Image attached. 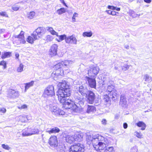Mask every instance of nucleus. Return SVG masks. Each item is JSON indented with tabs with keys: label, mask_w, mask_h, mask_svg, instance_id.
Segmentation results:
<instances>
[{
	"label": "nucleus",
	"mask_w": 152,
	"mask_h": 152,
	"mask_svg": "<svg viewBox=\"0 0 152 152\" xmlns=\"http://www.w3.org/2000/svg\"><path fill=\"white\" fill-rule=\"evenodd\" d=\"M58 86L60 88L57 92L58 99L61 103L64 104L66 108L70 109L72 106V101L66 97L70 95L71 89L68 83L65 81L59 82Z\"/></svg>",
	"instance_id": "f257e3e1"
},
{
	"label": "nucleus",
	"mask_w": 152,
	"mask_h": 152,
	"mask_svg": "<svg viewBox=\"0 0 152 152\" xmlns=\"http://www.w3.org/2000/svg\"><path fill=\"white\" fill-rule=\"evenodd\" d=\"M86 140L88 144L92 143L94 148L98 151H101L106 147L109 143L107 139L99 134L91 135L87 134Z\"/></svg>",
	"instance_id": "f03ea898"
},
{
	"label": "nucleus",
	"mask_w": 152,
	"mask_h": 152,
	"mask_svg": "<svg viewBox=\"0 0 152 152\" xmlns=\"http://www.w3.org/2000/svg\"><path fill=\"white\" fill-rule=\"evenodd\" d=\"M55 94L54 87L51 85L48 86L44 89L42 96L44 98H48L52 97Z\"/></svg>",
	"instance_id": "7ed1b4c3"
},
{
	"label": "nucleus",
	"mask_w": 152,
	"mask_h": 152,
	"mask_svg": "<svg viewBox=\"0 0 152 152\" xmlns=\"http://www.w3.org/2000/svg\"><path fill=\"white\" fill-rule=\"evenodd\" d=\"M72 63L73 62L72 61L67 60H65L56 64L54 66V68L57 69H61V68L62 67H63V69L66 67L67 68H68Z\"/></svg>",
	"instance_id": "20e7f679"
},
{
	"label": "nucleus",
	"mask_w": 152,
	"mask_h": 152,
	"mask_svg": "<svg viewBox=\"0 0 152 152\" xmlns=\"http://www.w3.org/2000/svg\"><path fill=\"white\" fill-rule=\"evenodd\" d=\"M69 150V152H84V149L82 145L78 143L71 146Z\"/></svg>",
	"instance_id": "39448f33"
},
{
	"label": "nucleus",
	"mask_w": 152,
	"mask_h": 152,
	"mask_svg": "<svg viewBox=\"0 0 152 152\" xmlns=\"http://www.w3.org/2000/svg\"><path fill=\"white\" fill-rule=\"evenodd\" d=\"M50 109L52 113L56 116L64 115L65 113L56 106L50 105Z\"/></svg>",
	"instance_id": "423d86ee"
},
{
	"label": "nucleus",
	"mask_w": 152,
	"mask_h": 152,
	"mask_svg": "<svg viewBox=\"0 0 152 152\" xmlns=\"http://www.w3.org/2000/svg\"><path fill=\"white\" fill-rule=\"evenodd\" d=\"M89 67L90 69L88 70V76L94 77L97 75L99 72V67L94 65H91Z\"/></svg>",
	"instance_id": "0eeeda50"
},
{
	"label": "nucleus",
	"mask_w": 152,
	"mask_h": 152,
	"mask_svg": "<svg viewBox=\"0 0 152 152\" xmlns=\"http://www.w3.org/2000/svg\"><path fill=\"white\" fill-rule=\"evenodd\" d=\"M46 32V29L43 27H39L33 32L34 34L35 38H39L43 35Z\"/></svg>",
	"instance_id": "6e6552de"
},
{
	"label": "nucleus",
	"mask_w": 152,
	"mask_h": 152,
	"mask_svg": "<svg viewBox=\"0 0 152 152\" xmlns=\"http://www.w3.org/2000/svg\"><path fill=\"white\" fill-rule=\"evenodd\" d=\"M86 76L85 77L87 82L88 83L89 86L91 88H96V80L95 77Z\"/></svg>",
	"instance_id": "1a4fd4ad"
},
{
	"label": "nucleus",
	"mask_w": 152,
	"mask_h": 152,
	"mask_svg": "<svg viewBox=\"0 0 152 152\" xmlns=\"http://www.w3.org/2000/svg\"><path fill=\"white\" fill-rule=\"evenodd\" d=\"M107 91L108 94L112 98H115L116 96V91L114 89V87L112 85L108 86L107 87Z\"/></svg>",
	"instance_id": "9d476101"
},
{
	"label": "nucleus",
	"mask_w": 152,
	"mask_h": 152,
	"mask_svg": "<svg viewBox=\"0 0 152 152\" xmlns=\"http://www.w3.org/2000/svg\"><path fill=\"white\" fill-rule=\"evenodd\" d=\"M87 96H86L87 99L89 103L92 104L95 98V94L92 91H89L87 94Z\"/></svg>",
	"instance_id": "9b49d317"
},
{
	"label": "nucleus",
	"mask_w": 152,
	"mask_h": 152,
	"mask_svg": "<svg viewBox=\"0 0 152 152\" xmlns=\"http://www.w3.org/2000/svg\"><path fill=\"white\" fill-rule=\"evenodd\" d=\"M49 144L52 147H56L58 145V140L56 136H52L48 141Z\"/></svg>",
	"instance_id": "f8f14e48"
},
{
	"label": "nucleus",
	"mask_w": 152,
	"mask_h": 152,
	"mask_svg": "<svg viewBox=\"0 0 152 152\" xmlns=\"http://www.w3.org/2000/svg\"><path fill=\"white\" fill-rule=\"evenodd\" d=\"M77 39L74 36H67L66 39V42L67 44H76Z\"/></svg>",
	"instance_id": "ddd939ff"
},
{
	"label": "nucleus",
	"mask_w": 152,
	"mask_h": 152,
	"mask_svg": "<svg viewBox=\"0 0 152 152\" xmlns=\"http://www.w3.org/2000/svg\"><path fill=\"white\" fill-rule=\"evenodd\" d=\"M58 46L56 44H54L51 46L49 50V54L51 56H56L57 54Z\"/></svg>",
	"instance_id": "4468645a"
},
{
	"label": "nucleus",
	"mask_w": 152,
	"mask_h": 152,
	"mask_svg": "<svg viewBox=\"0 0 152 152\" xmlns=\"http://www.w3.org/2000/svg\"><path fill=\"white\" fill-rule=\"evenodd\" d=\"M79 91L83 96H87V94L89 91L86 87L81 86L79 87Z\"/></svg>",
	"instance_id": "2eb2a0df"
},
{
	"label": "nucleus",
	"mask_w": 152,
	"mask_h": 152,
	"mask_svg": "<svg viewBox=\"0 0 152 152\" xmlns=\"http://www.w3.org/2000/svg\"><path fill=\"white\" fill-rule=\"evenodd\" d=\"M65 140L66 142L70 144H71L76 141L74 135H67L66 136Z\"/></svg>",
	"instance_id": "dca6fc26"
},
{
	"label": "nucleus",
	"mask_w": 152,
	"mask_h": 152,
	"mask_svg": "<svg viewBox=\"0 0 152 152\" xmlns=\"http://www.w3.org/2000/svg\"><path fill=\"white\" fill-rule=\"evenodd\" d=\"M8 96L11 98H15L18 96L19 93L18 91L14 90H11L9 91Z\"/></svg>",
	"instance_id": "f3484780"
},
{
	"label": "nucleus",
	"mask_w": 152,
	"mask_h": 152,
	"mask_svg": "<svg viewBox=\"0 0 152 152\" xmlns=\"http://www.w3.org/2000/svg\"><path fill=\"white\" fill-rule=\"evenodd\" d=\"M120 104L122 106L126 107L127 105V102L125 96L123 95L120 96Z\"/></svg>",
	"instance_id": "a211bd4d"
},
{
	"label": "nucleus",
	"mask_w": 152,
	"mask_h": 152,
	"mask_svg": "<svg viewBox=\"0 0 152 152\" xmlns=\"http://www.w3.org/2000/svg\"><path fill=\"white\" fill-rule=\"evenodd\" d=\"M34 33H33L31 34V36H28L27 37L26 40L29 43L32 44L34 42V41L38 39V38H35Z\"/></svg>",
	"instance_id": "6ab92c4d"
},
{
	"label": "nucleus",
	"mask_w": 152,
	"mask_h": 152,
	"mask_svg": "<svg viewBox=\"0 0 152 152\" xmlns=\"http://www.w3.org/2000/svg\"><path fill=\"white\" fill-rule=\"evenodd\" d=\"M60 131V129L58 127H55L52 129L50 130L48 129L45 131V132L48 133L49 134H50L53 133H58Z\"/></svg>",
	"instance_id": "aec40b11"
},
{
	"label": "nucleus",
	"mask_w": 152,
	"mask_h": 152,
	"mask_svg": "<svg viewBox=\"0 0 152 152\" xmlns=\"http://www.w3.org/2000/svg\"><path fill=\"white\" fill-rule=\"evenodd\" d=\"M64 70L63 69H56L55 71L53 72L52 73V76L55 75L56 77L61 76L63 75Z\"/></svg>",
	"instance_id": "412c9836"
},
{
	"label": "nucleus",
	"mask_w": 152,
	"mask_h": 152,
	"mask_svg": "<svg viewBox=\"0 0 152 152\" xmlns=\"http://www.w3.org/2000/svg\"><path fill=\"white\" fill-rule=\"evenodd\" d=\"M83 99V98H81L79 97H77V98H75V104H75H77L79 105L80 107H81L83 105V102L82 101Z\"/></svg>",
	"instance_id": "4be33fe9"
},
{
	"label": "nucleus",
	"mask_w": 152,
	"mask_h": 152,
	"mask_svg": "<svg viewBox=\"0 0 152 152\" xmlns=\"http://www.w3.org/2000/svg\"><path fill=\"white\" fill-rule=\"evenodd\" d=\"M83 136V134L82 132H80L77 134H75L74 136L75 137V141L80 142L82 140Z\"/></svg>",
	"instance_id": "5701e85b"
},
{
	"label": "nucleus",
	"mask_w": 152,
	"mask_h": 152,
	"mask_svg": "<svg viewBox=\"0 0 152 152\" xmlns=\"http://www.w3.org/2000/svg\"><path fill=\"white\" fill-rule=\"evenodd\" d=\"M25 3H28L32 7L34 6L37 4V2L34 0H27L24 1H21L18 3H21L22 4H24Z\"/></svg>",
	"instance_id": "b1692460"
},
{
	"label": "nucleus",
	"mask_w": 152,
	"mask_h": 152,
	"mask_svg": "<svg viewBox=\"0 0 152 152\" xmlns=\"http://www.w3.org/2000/svg\"><path fill=\"white\" fill-rule=\"evenodd\" d=\"M136 125L138 126L141 127V129L142 130H144L146 127V124L142 121L138 122L136 124Z\"/></svg>",
	"instance_id": "393cba45"
},
{
	"label": "nucleus",
	"mask_w": 152,
	"mask_h": 152,
	"mask_svg": "<svg viewBox=\"0 0 152 152\" xmlns=\"http://www.w3.org/2000/svg\"><path fill=\"white\" fill-rule=\"evenodd\" d=\"M28 129L29 130L30 135H31L33 134H38L39 133V131L38 129L36 128H34V129H31L30 128H28Z\"/></svg>",
	"instance_id": "a878e982"
},
{
	"label": "nucleus",
	"mask_w": 152,
	"mask_h": 152,
	"mask_svg": "<svg viewBox=\"0 0 152 152\" xmlns=\"http://www.w3.org/2000/svg\"><path fill=\"white\" fill-rule=\"evenodd\" d=\"M11 56V53L10 52H6L2 53L1 58L2 59H4L10 57Z\"/></svg>",
	"instance_id": "bb28decb"
},
{
	"label": "nucleus",
	"mask_w": 152,
	"mask_h": 152,
	"mask_svg": "<svg viewBox=\"0 0 152 152\" xmlns=\"http://www.w3.org/2000/svg\"><path fill=\"white\" fill-rule=\"evenodd\" d=\"M95 107L93 106L88 105L87 110L88 113L94 112L96 111Z\"/></svg>",
	"instance_id": "cd10ccee"
},
{
	"label": "nucleus",
	"mask_w": 152,
	"mask_h": 152,
	"mask_svg": "<svg viewBox=\"0 0 152 152\" xmlns=\"http://www.w3.org/2000/svg\"><path fill=\"white\" fill-rule=\"evenodd\" d=\"M34 83V81H31L30 82L26 83H25V92H26L27 89L30 87L32 86Z\"/></svg>",
	"instance_id": "c85d7f7f"
},
{
	"label": "nucleus",
	"mask_w": 152,
	"mask_h": 152,
	"mask_svg": "<svg viewBox=\"0 0 152 152\" xmlns=\"http://www.w3.org/2000/svg\"><path fill=\"white\" fill-rule=\"evenodd\" d=\"M46 29L52 35H56L57 36H58V33L54 31L52 27H46Z\"/></svg>",
	"instance_id": "c756f323"
},
{
	"label": "nucleus",
	"mask_w": 152,
	"mask_h": 152,
	"mask_svg": "<svg viewBox=\"0 0 152 152\" xmlns=\"http://www.w3.org/2000/svg\"><path fill=\"white\" fill-rule=\"evenodd\" d=\"M24 35V32L23 31H21L19 34L18 35L15 34L13 36V37L19 39L25 38Z\"/></svg>",
	"instance_id": "7c9ffc66"
},
{
	"label": "nucleus",
	"mask_w": 152,
	"mask_h": 152,
	"mask_svg": "<svg viewBox=\"0 0 152 152\" xmlns=\"http://www.w3.org/2000/svg\"><path fill=\"white\" fill-rule=\"evenodd\" d=\"M57 37H58V38H56V40L58 42H61L64 39H65V41L66 42V39L67 37L66 35L63 34L61 35H58V36Z\"/></svg>",
	"instance_id": "2f4dec72"
},
{
	"label": "nucleus",
	"mask_w": 152,
	"mask_h": 152,
	"mask_svg": "<svg viewBox=\"0 0 152 152\" xmlns=\"http://www.w3.org/2000/svg\"><path fill=\"white\" fill-rule=\"evenodd\" d=\"M93 34L92 32L91 31H90L89 32H85L83 33L82 35L84 37H91Z\"/></svg>",
	"instance_id": "473e14b6"
},
{
	"label": "nucleus",
	"mask_w": 152,
	"mask_h": 152,
	"mask_svg": "<svg viewBox=\"0 0 152 152\" xmlns=\"http://www.w3.org/2000/svg\"><path fill=\"white\" fill-rule=\"evenodd\" d=\"M143 79L145 81L148 82H151L152 81V77H150L147 74H146L144 75Z\"/></svg>",
	"instance_id": "72a5a7b5"
},
{
	"label": "nucleus",
	"mask_w": 152,
	"mask_h": 152,
	"mask_svg": "<svg viewBox=\"0 0 152 152\" xmlns=\"http://www.w3.org/2000/svg\"><path fill=\"white\" fill-rule=\"evenodd\" d=\"M23 65L22 63L20 64L17 69V72H21L23 71Z\"/></svg>",
	"instance_id": "f704fd0d"
},
{
	"label": "nucleus",
	"mask_w": 152,
	"mask_h": 152,
	"mask_svg": "<svg viewBox=\"0 0 152 152\" xmlns=\"http://www.w3.org/2000/svg\"><path fill=\"white\" fill-rule=\"evenodd\" d=\"M112 98L111 97L109 94L108 95H107V94H106L105 95V94L104 96L103 97V100L106 102H108L110 100V98Z\"/></svg>",
	"instance_id": "c9c22d12"
},
{
	"label": "nucleus",
	"mask_w": 152,
	"mask_h": 152,
	"mask_svg": "<svg viewBox=\"0 0 152 152\" xmlns=\"http://www.w3.org/2000/svg\"><path fill=\"white\" fill-rule=\"evenodd\" d=\"M28 128H27L25 130L23 131L22 134V136H30V134H29V133H30L29 132H30Z\"/></svg>",
	"instance_id": "e433bc0d"
},
{
	"label": "nucleus",
	"mask_w": 152,
	"mask_h": 152,
	"mask_svg": "<svg viewBox=\"0 0 152 152\" xmlns=\"http://www.w3.org/2000/svg\"><path fill=\"white\" fill-rule=\"evenodd\" d=\"M66 9L64 8H61L57 10V12L59 15H61L66 12Z\"/></svg>",
	"instance_id": "4c0bfd02"
},
{
	"label": "nucleus",
	"mask_w": 152,
	"mask_h": 152,
	"mask_svg": "<svg viewBox=\"0 0 152 152\" xmlns=\"http://www.w3.org/2000/svg\"><path fill=\"white\" fill-rule=\"evenodd\" d=\"M26 43L25 38L18 39V45L24 44Z\"/></svg>",
	"instance_id": "58836bf2"
},
{
	"label": "nucleus",
	"mask_w": 152,
	"mask_h": 152,
	"mask_svg": "<svg viewBox=\"0 0 152 152\" xmlns=\"http://www.w3.org/2000/svg\"><path fill=\"white\" fill-rule=\"evenodd\" d=\"M26 118L25 116L21 115L19 116L17 118L18 120L22 122H25L26 121Z\"/></svg>",
	"instance_id": "ea45409f"
},
{
	"label": "nucleus",
	"mask_w": 152,
	"mask_h": 152,
	"mask_svg": "<svg viewBox=\"0 0 152 152\" xmlns=\"http://www.w3.org/2000/svg\"><path fill=\"white\" fill-rule=\"evenodd\" d=\"M35 12L34 11L31 12L28 15V17L30 19H32L35 15Z\"/></svg>",
	"instance_id": "a19ab883"
},
{
	"label": "nucleus",
	"mask_w": 152,
	"mask_h": 152,
	"mask_svg": "<svg viewBox=\"0 0 152 152\" xmlns=\"http://www.w3.org/2000/svg\"><path fill=\"white\" fill-rule=\"evenodd\" d=\"M121 64L120 63H116L115 64L114 68L116 70H120L121 69Z\"/></svg>",
	"instance_id": "79ce46f5"
},
{
	"label": "nucleus",
	"mask_w": 152,
	"mask_h": 152,
	"mask_svg": "<svg viewBox=\"0 0 152 152\" xmlns=\"http://www.w3.org/2000/svg\"><path fill=\"white\" fill-rule=\"evenodd\" d=\"M130 66V65H129L127 64H124L121 68V69L124 71H126L128 70Z\"/></svg>",
	"instance_id": "37998d69"
},
{
	"label": "nucleus",
	"mask_w": 152,
	"mask_h": 152,
	"mask_svg": "<svg viewBox=\"0 0 152 152\" xmlns=\"http://www.w3.org/2000/svg\"><path fill=\"white\" fill-rule=\"evenodd\" d=\"M0 66H3V69H6L7 68V63L4 60L1 61L0 62Z\"/></svg>",
	"instance_id": "c03bdc74"
},
{
	"label": "nucleus",
	"mask_w": 152,
	"mask_h": 152,
	"mask_svg": "<svg viewBox=\"0 0 152 152\" xmlns=\"http://www.w3.org/2000/svg\"><path fill=\"white\" fill-rule=\"evenodd\" d=\"M53 39V37L50 35H48L46 37V41L48 42L52 41Z\"/></svg>",
	"instance_id": "a18cd8bd"
},
{
	"label": "nucleus",
	"mask_w": 152,
	"mask_h": 152,
	"mask_svg": "<svg viewBox=\"0 0 152 152\" xmlns=\"http://www.w3.org/2000/svg\"><path fill=\"white\" fill-rule=\"evenodd\" d=\"M113 147H110L107 148L104 152H113Z\"/></svg>",
	"instance_id": "49530a36"
},
{
	"label": "nucleus",
	"mask_w": 152,
	"mask_h": 152,
	"mask_svg": "<svg viewBox=\"0 0 152 152\" xmlns=\"http://www.w3.org/2000/svg\"><path fill=\"white\" fill-rule=\"evenodd\" d=\"M137 147L136 146H134L131 148L130 150V152H137Z\"/></svg>",
	"instance_id": "de8ad7c7"
},
{
	"label": "nucleus",
	"mask_w": 152,
	"mask_h": 152,
	"mask_svg": "<svg viewBox=\"0 0 152 152\" xmlns=\"http://www.w3.org/2000/svg\"><path fill=\"white\" fill-rule=\"evenodd\" d=\"M19 8V7L16 4H14L12 7V9L14 11H18Z\"/></svg>",
	"instance_id": "09e8293b"
},
{
	"label": "nucleus",
	"mask_w": 152,
	"mask_h": 152,
	"mask_svg": "<svg viewBox=\"0 0 152 152\" xmlns=\"http://www.w3.org/2000/svg\"><path fill=\"white\" fill-rule=\"evenodd\" d=\"M1 147L7 150H9L11 149V148L8 145L5 144H3L1 145Z\"/></svg>",
	"instance_id": "8fccbe9b"
},
{
	"label": "nucleus",
	"mask_w": 152,
	"mask_h": 152,
	"mask_svg": "<svg viewBox=\"0 0 152 152\" xmlns=\"http://www.w3.org/2000/svg\"><path fill=\"white\" fill-rule=\"evenodd\" d=\"M135 133L136 136L138 138H142V134L141 133L136 132H135Z\"/></svg>",
	"instance_id": "3c124183"
},
{
	"label": "nucleus",
	"mask_w": 152,
	"mask_h": 152,
	"mask_svg": "<svg viewBox=\"0 0 152 152\" xmlns=\"http://www.w3.org/2000/svg\"><path fill=\"white\" fill-rule=\"evenodd\" d=\"M78 14L76 12H75L73 14V16L72 17V20L73 22H75L76 19L75 17L77 16Z\"/></svg>",
	"instance_id": "603ef678"
},
{
	"label": "nucleus",
	"mask_w": 152,
	"mask_h": 152,
	"mask_svg": "<svg viewBox=\"0 0 152 152\" xmlns=\"http://www.w3.org/2000/svg\"><path fill=\"white\" fill-rule=\"evenodd\" d=\"M27 107V106L26 104H23L21 106L18 107V108L20 109H26Z\"/></svg>",
	"instance_id": "864d4df0"
},
{
	"label": "nucleus",
	"mask_w": 152,
	"mask_h": 152,
	"mask_svg": "<svg viewBox=\"0 0 152 152\" xmlns=\"http://www.w3.org/2000/svg\"><path fill=\"white\" fill-rule=\"evenodd\" d=\"M0 15L3 16L7 17L8 15H7L6 12H0Z\"/></svg>",
	"instance_id": "5fc2aeb1"
},
{
	"label": "nucleus",
	"mask_w": 152,
	"mask_h": 152,
	"mask_svg": "<svg viewBox=\"0 0 152 152\" xmlns=\"http://www.w3.org/2000/svg\"><path fill=\"white\" fill-rule=\"evenodd\" d=\"M101 123L104 125H106L107 124V121L105 119H103L101 121Z\"/></svg>",
	"instance_id": "6e6d98bb"
},
{
	"label": "nucleus",
	"mask_w": 152,
	"mask_h": 152,
	"mask_svg": "<svg viewBox=\"0 0 152 152\" xmlns=\"http://www.w3.org/2000/svg\"><path fill=\"white\" fill-rule=\"evenodd\" d=\"M107 8L108 9L114 10H115L116 7L108 5L107 7Z\"/></svg>",
	"instance_id": "4d7b16f0"
},
{
	"label": "nucleus",
	"mask_w": 152,
	"mask_h": 152,
	"mask_svg": "<svg viewBox=\"0 0 152 152\" xmlns=\"http://www.w3.org/2000/svg\"><path fill=\"white\" fill-rule=\"evenodd\" d=\"M6 111V109L4 108H1L0 109V112L2 113H4Z\"/></svg>",
	"instance_id": "13d9d810"
},
{
	"label": "nucleus",
	"mask_w": 152,
	"mask_h": 152,
	"mask_svg": "<svg viewBox=\"0 0 152 152\" xmlns=\"http://www.w3.org/2000/svg\"><path fill=\"white\" fill-rule=\"evenodd\" d=\"M117 13L118 14V12L115 11H112L111 15H117Z\"/></svg>",
	"instance_id": "bf43d9fd"
},
{
	"label": "nucleus",
	"mask_w": 152,
	"mask_h": 152,
	"mask_svg": "<svg viewBox=\"0 0 152 152\" xmlns=\"http://www.w3.org/2000/svg\"><path fill=\"white\" fill-rule=\"evenodd\" d=\"M128 125L126 123H124L123 124V127L124 128L126 129Z\"/></svg>",
	"instance_id": "052dcab7"
},
{
	"label": "nucleus",
	"mask_w": 152,
	"mask_h": 152,
	"mask_svg": "<svg viewBox=\"0 0 152 152\" xmlns=\"http://www.w3.org/2000/svg\"><path fill=\"white\" fill-rule=\"evenodd\" d=\"M60 1L66 7H67V6L66 4L65 3L64 1V0H60Z\"/></svg>",
	"instance_id": "680f3d73"
},
{
	"label": "nucleus",
	"mask_w": 152,
	"mask_h": 152,
	"mask_svg": "<svg viewBox=\"0 0 152 152\" xmlns=\"http://www.w3.org/2000/svg\"><path fill=\"white\" fill-rule=\"evenodd\" d=\"M144 1L145 2L147 3H150L151 1V0H144Z\"/></svg>",
	"instance_id": "e2e57ef3"
},
{
	"label": "nucleus",
	"mask_w": 152,
	"mask_h": 152,
	"mask_svg": "<svg viewBox=\"0 0 152 152\" xmlns=\"http://www.w3.org/2000/svg\"><path fill=\"white\" fill-rule=\"evenodd\" d=\"M106 12H107L109 14L111 15L112 11L110 10H106Z\"/></svg>",
	"instance_id": "0e129e2a"
},
{
	"label": "nucleus",
	"mask_w": 152,
	"mask_h": 152,
	"mask_svg": "<svg viewBox=\"0 0 152 152\" xmlns=\"http://www.w3.org/2000/svg\"><path fill=\"white\" fill-rule=\"evenodd\" d=\"M124 48L127 49H128L129 48V46L128 45H126L124 46Z\"/></svg>",
	"instance_id": "69168bd1"
},
{
	"label": "nucleus",
	"mask_w": 152,
	"mask_h": 152,
	"mask_svg": "<svg viewBox=\"0 0 152 152\" xmlns=\"http://www.w3.org/2000/svg\"><path fill=\"white\" fill-rule=\"evenodd\" d=\"M15 56L16 58H18L19 57V54L18 53L16 54L15 55Z\"/></svg>",
	"instance_id": "338daca9"
},
{
	"label": "nucleus",
	"mask_w": 152,
	"mask_h": 152,
	"mask_svg": "<svg viewBox=\"0 0 152 152\" xmlns=\"http://www.w3.org/2000/svg\"><path fill=\"white\" fill-rule=\"evenodd\" d=\"M120 9H121L120 8H118V7L116 8V7L115 8V10H116L117 11H120Z\"/></svg>",
	"instance_id": "774afa93"
}]
</instances>
